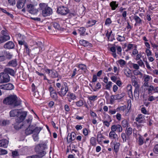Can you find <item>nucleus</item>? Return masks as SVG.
Segmentation results:
<instances>
[{"instance_id":"423d86ee","label":"nucleus","mask_w":158,"mask_h":158,"mask_svg":"<svg viewBox=\"0 0 158 158\" xmlns=\"http://www.w3.org/2000/svg\"><path fill=\"white\" fill-rule=\"evenodd\" d=\"M27 115L26 111H20L16 117L15 121L18 123H21L25 119Z\"/></svg>"},{"instance_id":"7c9ffc66","label":"nucleus","mask_w":158,"mask_h":158,"mask_svg":"<svg viewBox=\"0 0 158 158\" xmlns=\"http://www.w3.org/2000/svg\"><path fill=\"white\" fill-rule=\"evenodd\" d=\"M52 26L56 29L58 30H61V27L60 25L58 23L55 22L53 23Z\"/></svg>"},{"instance_id":"c03bdc74","label":"nucleus","mask_w":158,"mask_h":158,"mask_svg":"<svg viewBox=\"0 0 158 158\" xmlns=\"http://www.w3.org/2000/svg\"><path fill=\"white\" fill-rule=\"evenodd\" d=\"M50 95L51 97L54 99L56 100L57 99V96L56 91L52 92H51Z\"/></svg>"},{"instance_id":"f3484780","label":"nucleus","mask_w":158,"mask_h":158,"mask_svg":"<svg viewBox=\"0 0 158 158\" xmlns=\"http://www.w3.org/2000/svg\"><path fill=\"white\" fill-rule=\"evenodd\" d=\"M8 141L6 139H2L0 140V147L6 148L8 144Z\"/></svg>"},{"instance_id":"603ef678","label":"nucleus","mask_w":158,"mask_h":158,"mask_svg":"<svg viewBox=\"0 0 158 158\" xmlns=\"http://www.w3.org/2000/svg\"><path fill=\"white\" fill-rule=\"evenodd\" d=\"M67 140V141L69 143H70L72 141H73V139L72 137V136L70 134V133H69L68 134Z\"/></svg>"},{"instance_id":"9b49d317","label":"nucleus","mask_w":158,"mask_h":158,"mask_svg":"<svg viewBox=\"0 0 158 158\" xmlns=\"http://www.w3.org/2000/svg\"><path fill=\"white\" fill-rule=\"evenodd\" d=\"M97 80H92L91 82L92 83V85L93 86V88H92L94 91H96L101 88V85L99 82H96Z\"/></svg>"},{"instance_id":"a18cd8bd","label":"nucleus","mask_w":158,"mask_h":158,"mask_svg":"<svg viewBox=\"0 0 158 158\" xmlns=\"http://www.w3.org/2000/svg\"><path fill=\"white\" fill-rule=\"evenodd\" d=\"M43 156H42L40 154L34 155L31 156H27L26 158H41Z\"/></svg>"},{"instance_id":"7ed1b4c3","label":"nucleus","mask_w":158,"mask_h":158,"mask_svg":"<svg viewBox=\"0 0 158 158\" xmlns=\"http://www.w3.org/2000/svg\"><path fill=\"white\" fill-rule=\"evenodd\" d=\"M4 72L0 73V79H10V77L8 74L12 76H14L15 74V71L10 68H8L5 69Z\"/></svg>"},{"instance_id":"1a4fd4ad","label":"nucleus","mask_w":158,"mask_h":158,"mask_svg":"<svg viewBox=\"0 0 158 158\" xmlns=\"http://www.w3.org/2000/svg\"><path fill=\"white\" fill-rule=\"evenodd\" d=\"M135 56V59L136 60H140L142 56L141 53L140 52L138 53V51L137 49V46L135 45V48L133 50L132 53L131 54V55L132 57H134Z\"/></svg>"},{"instance_id":"6ab92c4d","label":"nucleus","mask_w":158,"mask_h":158,"mask_svg":"<svg viewBox=\"0 0 158 158\" xmlns=\"http://www.w3.org/2000/svg\"><path fill=\"white\" fill-rule=\"evenodd\" d=\"M25 2L23 0H18L17 2L16 6L19 9L22 8L24 5Z\"/></svg>"},{"instance_id":"a19ab883","label":"nucleus","mask_w":158,"mask_h":158,"mask_svg":"<svg viewBox=\"0 0 158 158\" xmlns=\"http://www.w3.org/2000/svg\"><path fill=\"white\" fill-rule=\"evenodd\" d=\"M90 144L93 146H95L96 145V139L94 137H92L90 139Z\"/></svg>"},{"instance_id":"e2e57ef3","label":"nucleus","mask_w":158,"mask_h":158,"mask_svg":"<svg viewBox=\"0 0 158 158\" xmlns=\"http://www.w3.org/2000/svg\"><path fill=\"white\" fill-rule=\"evenodd\" d=\"M32 120V118L31 117H30L28 118L27 119H26V123H27V126H31V124Z\"/></svg>"},{"instance_id":"bf43d9fd","label":"nucleus","mask_w":158,"mask_h":158,"mask_svg":"<svg viewBox=\"0 0 158 158\" xmlns=\"http://www.w3.org/2000/svg\"><path fill=\"white\" fill-rule=\"evenodd\" d=\"M7 153V151L5 149L0 148V155H4Z\"/></svg>"},{"instance_id":"20e7f679","label":"nucleus","mask_w":158,"mask_h":158,"mask_svg":"<svg viewBox=\"0 0 158 158\" xmlns=\"http://www.w3.org/2000/svg\"><path fill=\"white\" fill-rule=\"evenodd\" d=\"M47 148L46 143H42L37 145L35 149V151L38 154H40L42 156H44L46 154L44 150Z\"/></svg>"},{"instance_id":"c756f323","label":"nucleus","mask_w":158,"mask_h":158,"mask_svg":"<svg viewBox=\"0 0 158 158\" xmlns=\"http://www.w3.org/2000/svg\"><path fill=\"white\" fill-rule=\"evenodd\" d=\"M97 22V21L96 20L90 19L87 22V24H89L88 26L89 27H91L95 25Z\"/></svg>"},{"instance_id":"4d7b16f0","label":"nucleus","mask_w":158,"mask_h":158,"mask_svg":"<svg viewBox=\"0 0 158 158\" xmlns=\"http://www.w3.org/2000/svg\"><path fill=\"white\" fill-rule=\"evenodd\" d=\"M151 73L154 75H158V70L157 69H151L150 70Z\"/></svg>"},{"instance_id":"09e8293b","label":"nucleus","mask_w":158,"mask_h":158,"mask_svg":"<svg viewBox=\"0 0 158 158\" xmlns=\"http://www.w3.org/2000/svg\"><path fill=\"white\" fill-rule=\"evenodd\" d=\"M36 73L40 77V78H43V79H47L45 74L43 73H40L39 72L36 71Z\"/></svg>"},{"instance_id":"3c124183","label":"nucleus","mask_w":158,"mask_h":158,"mask_svg":"<svg viewBox=\"0 0 158 158\" xmlns=\"http://www.w3.org/2000/svg\"><path fill=\"white\" fill-rule=\"evenodd\" d=\"M153 150L155 154L158 155V144L154 146Z\"/></svg>"},{"instance_id":"79ce46f5","label":"nucleus","mask_w":158,"mask_h":158,"mask_svg":"<svg viewBox=\"0 0 158 158\" xmlns=\"http://www.w3.org/2000/svg\"><path fill=\"white\" fill-rule=\"evenodd\" d=\"M116 48L117 50V53L120 56L122 55V49L121 47L118 45L116 46Z\"/></svg>"},{"instance_id":"bb28decb","label":"nucleus","mask_w":158,"mask_h":158,"mask_svg":"<svg viewBox=\"0 0 158 158\" xmlns=\"http://www.w3.org/2000/svg\"><path fill=\"white\" fill-rule=\"evenodd\" d=\"M139 137L137 139L138 140V144L139 145H142L144 143V139L140 134H139Z\"/></svg>"},{"instance_id":"5fc2aeb1","label":"nucleus","mask_w":158,"mask_h":158,"mask_svg":"<svg viewBox=\"0 0 158 158\" xmlns=\"http://www.w3.org/2000/svg\"><path fill=\"white\" fill-rule=\"evenodd\" d=\"M128 125V123L126 119L123 120L122 122V125L123 127H126Z\"/></svg>"},{"instance_id":"4c0bfd02","label":"nucleus","mask_w":158,"mask_h":158,"mask_svg":"<svg viewBox=\"0 0 158 158\" xmlns=\"http://www.w3.org/2000/svg\"><path fill=\"white\" fill-rule=\"evenodd\" d=\"M135 45H136L133 44H128L127 45V48L126 50L125 51L127 52L128 51H129L132 49L133 48L134 46V48H135Z\"/></svg>"},{"instance_id":"a878e982","label":"nucleus","mask_w":158,"mask_h":158,"mask_svg":"<svg viewBox=\"0 0 158 158\" xmlns=\"http://www.w3.org/2000/svg\"><path fill=\"white\" fill-rule=\"evenodd\" d=\"M17 65V61L16 59H14L10 61L7 64V65L9 66L15 67Z\"/></svg>"},{"instance_id":"49530a36","label":"nucleus","mask_w":158,"mask_h":158,"mask_svg":"<svg viewBox=\"0 0 158 158\" xmlns=\"http://www.w3.org/2000/svg\"><path fill=\"white\" fill-rule=\"evenodd\" d=\"M78 66V67L77 69L78 70L81 69L82 70H85L86 68V66L85 65L82 64H79Z\"/></svg>"},{"instance_id":"0e129e2a","label":"nucleus","mask_w":158,"mask_h":158,"mask_svg":"<svg viewBox=\"0 0 158 158\" xmlns=\"http://www.w3.org/2000/svg\"><path fill=\"white\" fill-rule=\"evenodd\" d=\"M4 42L9 40L10 37L9 35L2 36Z\"/></svg>"},{"instance_id":"72a5a7b5","label":"nucleus","mask_w":158,"mask_h":158,"mask_svg":"<svg viewBox=\"0 0 158 158\" xmlns=\"http://www.w3.org/2000/svg\"><path fill=\"white\" fill-rule=\"evenodd\" d=\"M107 117L110 120L109 122H108V121L104 120H103L102 121V122H103L104 125L108 127L110 126V123L111 121V120L110 119V117L109 115L107 116Z\"/></svg>"},{"instance_id":"c85d7f7f","label":"nucleus","mask_w":158,"mask_h":158,"mask_svg":"<svg viewBox=\"0 0 158 158\" xmlns=\"http://www.w3.org/2000/svg\"><path fill=\"white\" fill-rule=\"evenodd\" d=\"M21 123H18L16 122L14 126V127L15 129L16 130H19L22 128L23 125L22 124H20Z\"/></svg>"},{"instance_id":"8fccbe9b","label":"nucleus","mask_w":158,"mask_h":158,"mask_svg":"<svg viewBox=\"0 0 158 158\" xmlns=\"http://www.w3.org/2000/svg\"><path fill=\"white\" fill-rule=\"evenodd\" d=\"M119 125V124H118L113 125L111 127V130L115 132L117 130V128L118 127Z\"/></svg>"},{"instance_id":"680f3d73","label":"nucleus","mask_w":158,"mask_h":158,"mask_svg":"<svg viewBox=\"0 0 158 158\" xmlns=\"http://www.w3.org/2000/svg\"><path fill=\"white\" fill-rule=\"evenodd\" d=\"M144 116L143 114H138L137 117L135 118V120L137 121L139 120H140L144 118Z\"/></svg>"},{"instance_id":"ea45409f","label":"nucleus","mask_w":158,"mask_h":158,"mask_svg":"<svg viewBox=\"0 0 158 158\" xmlns=\"http://www.w3.org/2000/svg\"><path fill=\"white\" fill-rule=\"evenodd\" d=\"M132 132V129L131 127H129L128 128H127L126 131V133L127 136H130L131 135Z\"/></svg>"},{"instance_id":"9d476101","label":"nucleus","mask_w":158,"mask_h":158,"mask_svg":"<svg viewBox=\"0 0 158 158\" xmlns=\"http://www.w3.org/2000/svg\"><path fill=\"white\" fill-rule=\"evenodd\" d=\"M27 11L32 14H36L38 12V10L35 8L34 6L32 4H27Z\"/></svg>"},{"instance_id":"338daca9","label":"nucleus","mask_w":158,"mask_h":158,"mask_svg":"<svg viewBox=\"0 0 158 158\" xmlns=\"http://www.w3.org/2000/svg\"><path fill=\"white\" fill-rule=\"evenodd\" d=\"M114 100H116L115 95H112L110 96V103L111 104L113 103Z\"/></svg>"},{"instance_id":"473e14b6","label":"nucleus","mask_w":158,"mask_h":158,"mask_svg":"<svg viewBox=\"0 0 158 158\" xmlns=\"http://www.w3.org/2000/svg\"><path fill=\"white\" fill-rule=\"evenodd\" d=\"M85 30L86 29L84 27H80L78 29V31L80 35H84Z\"/></svg>"},{"instance_id":"a211bd4d","label":"nucleus","mask_w":158,"mask_h":158,"mask_svg":"<svg viewBox=\"0 0 158 158\" xmlns=\"http://www.w3.org/2000/svg\"><path fill=\"white\" fill-rule=\"evenodd\" d=\"M34 128V125L28 126V127L25 130V134L27 135H28L33 133Z\"/></svg>"},{"instance_id":"2f4dec72","label":"nucleus","mask_w":158,"mask_h":158,"mask_svg":"<svg viewBox=\"0 0 158 158\" xmlns=\"http://www.w3.org/2000/svg\"><path fill=\"white\" fill-rule=\"evenodd\" d=\"M33 132H34L35 134L38 135L41 130V128L40 127H35V126H34V128L33 129Z\"/></svg>"},{"instance_id":"4468645a","label":"nucleus","mask_w":158,"mask_h":158,"mask_svg":"<svg viewBox=\"0 0 158 158\" xmlns=\"http://www.w3.org/2000/svg\"><path fill=\"white\" fill-rule=\"evenodd\" d=\"M15 44L11 41H9L6 43L4 46V47L6 49H11L14 48Z\"/></svg>"},{"instance_id":"cd10ccee","label":"nucleus","mask_w":158,"mask_h":158,"mask_svg":"<svg viewBox=\"0 0 158 158\" xmlns=\"http://www.w3.org/2000/svg\"><path fill=\"white\" fill-rule=\"evenodd\" d=\"M6 52L5 51L0 52V61H3L6 60Z\"/></svg>"},{"instance_id":"ddd939ff","label":"nucleus","mask_w":158,"mask_h":158,"mask_svg":"<svg viewBox=\"0 0 158 158\" xmlns=\"http://www.w3.org/2000/svg\"><path fill=\"white\" fill-rule=\"evenodd\" d=\"M14 85L11 83H9L0 86V88L6 90H11L14 89Z\"/></svg>"},{"instance_id":"6e6d98bb","label":"nucleus","mask_w":158,"mask_h":158,"mask_svg":"<svg viewBox=\"0 0 158 158\" xmlns=\"http://www.w3.org/2000/svg\"><path fill=\"white\" fill-rule=\"evenodd\" d=\"M88 99L91 101H95L97 99V96L93 95L88 97Z\"/></svg>"},{"instance_id":"393cba45","label":"nucleus","mask_w":158,"mask_h":158,"mask_svg":"<svg viewBox=\"0 0 158 158\" xmlns=\"http://www.w3.org/2000/svg\"><path fill=\"white\" fill-rule=\"evenodd\" d=\"M118 4L117 3L116 1H113L110 3V6L111 7V10H114L118 6Z\"/></svg>"},{"instance_id":"f03ea898","label":"nucleus","mask_w":158,"mask_h":158,"mask_svg":"<svg viewBox=\"0 0 158 158\" xmlns=\"http://www.w3.org/2000/svg\"><path fill=\"white\" fill-rule=\"evenodd\" d=\"M39 6L42 10V14L43 16L46 17L49 16L52 14V9L48 6L47 4L41 3L39 4Z\"/></svg>"},{"instance_id":"0eeeda50","label":"nucleus","mask_w":158,"mask_h":158,"mask_svg":"<svg viewBox=\"0 0 158 158\" xmlns=\"http://www.w3.org/2000/svg\"><path fill=\"white\" fill-rule=\"evenodd\" d=\"M44 70L46 73L48 74L49 75L53 78H56L58 77V74L57 72L54 70H51L45 67Z\"/></svg>"},{"instance_id":"f257e3e1","label":"nucleus","mask_w":158,"mask_h":158,"mask_svg":"<svg viewBox=\"0 0 158 158\" xmlns=\"http://www.w3.org/2000/svg\"><path fill=\"white\" fill-rule=\"evenodd\" d=\"M3 102L5 104L16 107L21 104V101L16 95H11L5 98Z\"/></svg>"},{"instance_id":"58836bf2","label":"nucleus","mask_w":158,"mask_h":158,"mask_svg":"<svg viewBox=\"0 0 158 158\" xmlns=\"http://www.w3.org/2000/svg\"><path fill=\"white\" fill-rule=\"evenodd\" d=\"M132 85L135 88H139V83L135 80H134L132 81Z\"/></svg>"},{"instance_id":"c9c22d12","label":"nucleus","mask_w":158,"mask_h":158,"mask_svg":"<svg viewBox=\"0 0 158 158\" xmlns=\"http://www.w3.org/2000/svg\"><path fill=\"white\" fill-rule=\"evenodd\" d=\"M118 63L120 64L121 67H123L126 64V61L123 59H120L118 61Z\"/></svg>"},{"instance_id":"e433bc0d","label":"nucleus","mask_w":158,"mask_h":158,"mask_svg":"<svg viewBox=\"0 0 158 158\" xmlns=\"http://www.w3.org/2000/svg\"><path fill=\"white\" fill-rule=\"evenodd\" d=\"M67 96L72 100H74L76 99V97L75 94L70 92H68Z\"/></svg>"},{"instance_id":"864d4df0","label":"nucleus","mask_w":158,"mask_h":158,"mask_svg":"<svg viewBox=\"0 0 158 158\" xmlns=\"http://www.w3.org/2000/svg\"><path fill=\"white\" fill-rule=\"evenodd\" d=\"M76 104L77 106L81 107L83 105V102L82 100H80L76 102Z\"/></svg>"},{"instance_id":"052dcab7","label":"nucleus","mask_w":158,"mask_h":158,"mask_svg":"<svg viewBox=\"0 0 158 158\" xmlns=\"http://www.w3.org/2000/svg\"><path fill=\"white\" fill-rule=\"evenodd\" d=\"M103 138H104V136L101 133H98L97 135L98 141H101L102 140Z\"/></svg>"},{"instance_id":"39448f33","label":"nucleus","mask_w":158,"mask_h":158,"mask_svg":"<svg viewBox=\"0 0 158 158\" xmlns=\"http://www.w3.org/2000/svg\"><path fill=\"white\" fill-rule=\"evenodd\" d=\"M59 89H57V93L61 97H63L66 95L68 91V88L67 86V84L66 82H64L63 84L62 85L61 88L60 89V90L59 91Z\"/></svg>"},{"instance_id":"4be33fe9","label":"nucleus","mask_w":158,"mask_h":158,"mask_svg":"<svg viewBox=\"0 0 158 158\" xmlns=\"http://www.w3.org/2000/svg\"><path fill=\"white\" fill-rule=\"evenodd\" d=\"M111 145L112 146H113V148L114 151L115 152H118L119 149V146L120 144L118 143H114L112 142L111 143Z\"/></svg>"},{"instance_id":"b1692460","label":"nucleus","mask_w":158,"mask_h":158,"mask_svg":"<svg viewBox=\"0 0 158 158\" xmlns=\"http://www.w3.org/2000/svg\"><path fill=\"white\" fill-rule=\"evenodd\" d=\"M19 112V111L18 109L11 110L10 112V117H17Z\"/></svg>"},{"instance_id":"f704fd0d","label":"nucleus","mask_w":158,"mask_h":158,"mask_svg":"<svg viewBox=\"0 0 158 158\" xmlns=\"http://www.w3.org/2000/svg\"><path fill=\"white\" fill-rule=\"evenodd\" d=\"M125 95V94L124 93H122L120 94H118L115 96L116 100H119L123 98Z\"/></svg>"},{"instance_id":"13d9d810","label":"nucleus","mask_w":158,"mask_h":158,"mask_svg":"<svg viewBox=\"0 0 158 158\" xmlns=\"http://www.w3.org/2000/svg\"><path fill=\"white\" fill-rule=\"evenodd\" d=\"M110 34H109V32L108 31H107V33L106 34V36L107 37L108 40H110L111 41H112L113 40H115L114 37L113 38L110 39Z\"/></svg>"},{"instance_id":"de8ad7c7","label":"nucleus","mask_w":158,"mask_h":158,"mask_svg":"<svg viewBox=\"0 0 158 158\" xmlns=\"http://www.w3.org/2000/svg\"><path fill=\"white\" fill-rule=\"evenodd\" d=\"M116 39L119 42H123L125 40V37L123 36H121L120 35H118Z\"/></svg>"},{"instance_id":"aec40b11","label":"nucleus","mask_w":158,"mask_h":158,"mask_svg":"<svg viewBox=\"0 0 158 158\" xmlns=\"http://www.w3.org/2000/svg\"><path fill=\"white\" fill-rule=\"evenodd\" d=\"M39 84V83H35V84L33 83L32 84L31 90L32 91L35 93V95L37 94H38L37 87Z\"/></svg>"},{"instance_id":"6e6552de","label":"nucleus","mask_w":158,"mask_h":158,"mask_svg":"<svg viewBox=\"0 0 158 158\" xmlns=\"http://www.w3.org/2000/svg\"><path fill=\"white\" fill-rule=\"evenodd\" d=\"M69 10L66 7L60 6L57 8V12L62 15H65L69 13Z\"/></svg>"},{"instance_id":"2eb2a0df","label":"nucleus","mask_w":158,"mask_h":158,"mask_svg":"<svg viewBox=\"0 0 158 158\" xmlns=\"http://www.w3.org/2000/svg\"><path fill=\"white\" fill-rule=\"evenodd\" d=\"M133 17V19L135 22V26L137 25H140L142 24L143 20L138 16L135 15Z\"/></svg>"},{"instance_id":"37998d69","label":"nucleus","mask_w":158,"mask_h":158,"mask_svg":"<svg viewBox=\"0 0 158 158\" xmlns=\"http://www.w3.org/2000/svg\"><path fill=\"white\" fill-rule=\"evenodd\" d=\"M124 72L127 77H130L132 76L131 72L129 69L125 70Z\"/></svg>"},{"instance_id":"69168bd1","label":"nucleus","mask_w":158,"mask_h":158,"mask_svg":"<svg viewBox=\"0 0 158 158\" xmlns=\"http://www.w3.org/2000/svg\"><path fill=\"white\" fill-rule=\"evenodd\" d=\"M112 21L110 18H108L106 19L105 22V25H109L112 23Z\"/></svg>"},{"instance_id":"f8f14e48","label":"nucleus","mask_w":158,"mask_h":158,"mask_svg":"<svg viewBox=\"0 0 158 158\" xmlns=\"http://www.w3.org/2000/svg\"><path fill=\"white\" fill-rule=\"evenodd\" d=\"M79 43L84 47H87L88 48H91L92 46V45L91 44L89 43L88 41L84 40H80L79 41Z\"/></svg>"},{"instance_id":"5701e85b","label":"nucleus","mask_w":158,"mask_h":158,"mask_svg":"<svg viewBox=\"0 0 158 158\" xmlns=\"http://www.w3.org/2000/svg\"><path fill=\"white\" fill-rule=\"evenodd\" d=\"M108 80H104V81L105 83H106V84H104L103 85L104 86L105 89L108 90H110L111 87L112 85V82L111 81H109L107 82Z\"/></svg>"},{"instance_id":"dca6fc26","label":"nucleus","mask_w":158,"mask_h":158,"mask_svg":"<svg viewBox=\"0 0 158 158\" xmlns=\"http://www.w3.org/2000/svg\"><path fill=\"white\" fill-rule=\"evenodd\" d=\"M113 45L114 46H112L110 48V50L112 52V55L113 57L114 58H116L117 57V55L116 53V45L114 44H113Z\"/></svg>"},{"instance_id":"412c9836","label":"nucleus","mask_w":158,"mask_h":158,"mask_svg":"<svg viewBox=\"0 0 158 158\" xmlns=\"http://www.w3.org/2000/svg\"><path fill=\"white\" fill-rule=\"evenodd\" d=\"M109 137L112 140H115L117 138L118 135L115 132L111 130L109 134Z\"/></svg>"},{"instance_id":"774afa93","label":"nucleus","mask_w":158,"mask_h":158,"mask_svg":"<svg viewBox=\"0 0 158 158\" xmlns=\"http://www.w3.org/2000/svg\"><path fill=\"white\" fill-rule=\"evenodd\" d=\"M158 97H154L152 96H149L148 100L149 101L152 102L153 100H155Z\"/></svg>"}]
</instances>
